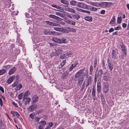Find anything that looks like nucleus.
<instances>
[{
  "label": "nucleus",
  "mask_w": 129,
  "mask_h": 129,
  "mask_svg": "<svg viewBox=\"0 0 129 129\" xmlns=\"http://www.w3.org/2000/svg\"><path fill=\"white\" fill-rule=\"evenodd\" d=\"M85 69H81L77 72L75 75V77L76 78H79L82 76V77H84L85 75V74L84 73Z\"/></svg>",
  "instance_id": "f257e3e1"
},
{
  "label": "nucleus",
  "mask_w": 129,
  "mask_h": 129,
  "mask_svg": "<svg viewBox=\"0 0 129 129\" xmlns=\"http://www.w3.org/2000/svg\"><path fill=\"white\" fill-rule=\"evenodd\" d=\"M52 40L55 42L61 43H65L66 39L63 38L61 39L57 38H53Z\"/></svg>",
  "instance_id": "f03ea898"
},
{
  "label": "nucleus",
  "mask_w": 129,
  "mask_h": 129,
  "mask_svg": "<svg viewBox=\"0 0 129 129\" xmlns=\"http://www.w3.org/2000/svg\"><path fill=\"white\" fill-rule=\"evenodd\" d=\"M55 51L54 52L51 54L53 56H58L59 55L62 53V50L61 48L58 47L56 48L55 49Z\"/></svg>",
  "instance_id": "7ed1b4c3"
},
{
  "label": "nucleus",
  "mask_w": 129,
  "mask_h": 129,
  "mask_svg": "<svg viewBox=\"0 0 129 129\" xmlns=\"http://www.w3.org/2000/svg\"><path fill=\"white\" fill-rule=\"evenodd\" d=\"M77 6L79 7L85 9H88V6L84 3H78L77 4Z\"/></svg>",
  "instance_id": "20e7f679"
},
{
  "label": "nucleus",
  "mask_w": 129,
  "mask_h": 129,
  "mask_svg": "<svg viewBox=\"0 0 129 129\" xmlns=\"http://www.w3.org/2000/svg\"><path fill=\"white\" fill-rule=\"evenodd\" d=\"M92 77L91 76H89L87 80L85 82V85L86 88H85V90L86 89V88H87V87L89 85H91L92 83Z\"/></svg>",
  "instance_id": "39448f33"
},
{
  "label": "nucleus",
  "mask_w": 129,
  "mask_h": 129,
  "mask_svg": "<svg viewBox=\"0 0 129 129\" xmlns=\"http://www.w3.org/2000/svg\"><path fill=\"white\" fill-rule=\"evenodd\" d=\"M16 70V68L14 67L12 68L9 70L8 74L9 75H11L15 72Z\"/></svg>",
  "instance_id": "423d86ee"
},
{
  "label": "nucleus",
  "mask_w": 129,
  "mask_h": 129,
  "mask_svg": "<svg viewBox=\"0 0 129 129\" xmlns=\"http://www.w3.org/2000/svg\"><path fill=\"white\" fill-rule=\"evenodd\" d=\"M101 84L100 82L98 83L97 84V90L98 93L100 92L101 89Z\"/></svg>",
  "instance_id": "0eeeda50"
},
{
  "label": "nucleus",
  "mask_w": 129,
  "mask_h": 129,
  "mask_svg": "<svg viewBox=\"0 0 129 129\" xmlns=\"http://www.w3.org/2000/svg\"><path fill=\"white\" fill-rule=\"evenodd\" d=\"M69 73L68 72L65 71L63 73L62 75V76L61 78L62 79H64L67 78Z\"/></svg>",
  "instance_id": "6e6552de"
},
{
  "label": "nucleus",
  "mask_w": 129,
  "mask_h": 129,
  "mask_svg": "<svg viewBox=\"0 0 129 129\" xmlns=\"http://www.w3.org/2000/svg\"><path fill=\"white\" fill-rule=\"evenodd\" d=\"M38 97L37 95H34L32 97V100L33 103H35L37 101Z\"/></svg>",
  "instance_id": "1a4fd4ad"
},
{
  "label": "nucleus",
  "mask_w": 129,
  "mask_h": 129,
  "mask_svg": "<svg viewBox=\"0 0 129 129\" xmlns=\"http://www.w3.org/2000/svg\"><path fill=\"white\" fill-rule=\"evenodd\" d=\"M11 113L12 114L13 116H16L17 117L20 119L19 117L20 116L19 113L17 112L14 111H11Z\"/></svg>",
  "instance_id": "9d476101"
},
{
  "label": "nucleus",
  "mask_w": 129,
  "mask_h": 129,
  "mask_svg": "<svg viewBox=\"0 0 129 129\" xmlns=\"http://www.w3.org/2000/svg\"><path fill=\"white\" fill-rule=\"evenodd\" d=\"M109 90V86L107 84H105L103 88V91L105 93H107Z\"/></svg>",
  "instance_id": "9b49d317"
},
{
  "label": "nucleus",
  "mask_w": 129,
  "mask_h": 129,
  "mask_svg": "<svg viewBox=\"0 0 129 129\" xmlns=\"http://www.w3.org/2000/svg\"><path fill=\"white\" fill-rule=\"evenodd\" d=\"M15 78V76H12L10 77L7 80V83L8 84L11 83Z\"/></svg>",
  "instance_id": "f8f14e48"
},
{
  "label": "nucleus",
  "mask_w": 129,
  "mask_h": 129,
  "mask_svg": "<svg viewBox=\"0 0 129 129\" xmlns=\"http://www.w3.org/2000/svg\"><path fill=\"white\" fill-rule=\"evenodd\" d=\"M77 62L75 63L72 64L70 66L69 70L70 72L73 69L75 68L77 64Z\"/></svg>",
  "instance_id": "ddd939ff"
},
{
  "label": "nucleus",
  "mask_w": 129,
  "mask_h": 129,
  "mask_svg": "<svg viewBox=\"0 0 129 129\" xmlns=\"http://www.w3.org/2000/svg\"><path fill=\"white\" fill-rule=\"evenodd\" d=\"M112 58L114 59L118 58V57L116 56V52L114 50H112Z\"/></svg>",
  "instance_id": "4468645a"
},
{
  "label": "nucleus",
  "mask_w": 129,
  "mask_h": 129,
  "mask_svg": "<svg viewBox=\"0 0 129 129\" xmlns=\"http://www.w3.org/2000/svg\"><path fill=\"white\" fill-rule=\"evenodd\" d=\"M49 16L50 17L52 18L55 20H58L60 18L59 17L52 14H50L49 15Z\"/></svg>",
  "instance_id": "2eb2a0df"
},
{
  "label": "nucleus",
  "mask_w": 129,
  "mask_h": 129,
  "mask_svg": "<svg viewBox=\"0 0 129 129\" xmlns=\"http://www.w3.org/2000/svg\"><path fill=\"white\" fill-rule=\"evenodd\" d=\"M66 21L67 23L72 25H75V22L69 19H66Z\"/></svg>",
  "instance_id": "dca6fc26"
},
{
  "label": "nucleus",
  "mask_w": 129,
  "mask_h": 129,
  "mask_svg": "<svg viewBox=\"0 0 129 129\" xmlns=\"http://www.w3.org/2000/svg\"><path fill=\"white\" fill-rule=\"evenodd\" d=\"M99 6L104 7L107 6V2H103L101 3H99Z\"/></svg>",
  "instance_id": "f3484780"
},
{
  "label": "nucleus",
  "mask_w": 129,
  "mask_h": 129,
  "mask_svg": "<svg viewBox=\"0 0 129 129\" xmlns=\"http://www.w3.org/2000/svg\"><path fill=\"white\" fill-rule=\"evenodd\" d=\"M66 29L68 31L75 32L76 31V29L69 27L67 28Z\"/></svg>",
  "instance_id": "a211bd4d"
},
{
  "label": "nucleus",
  "mask_w": 129,
  "mask_h": 129,
  "mask_svg": "<svg viewBox=\"0 0 129 129\" xmlns=\"http://www.w3.org/2000/svg\"><path fill=\"white\" fill-rule=\"evenodd\" d=\"M65 10L73 13H75V11L73 9L69 7L66 8L65 9Z\"/></svg>",
  "instance_id": "6ab92c4d"
},
{
  "label": "nucleus",
  "mask_w": 129,
  "mask_h": 129,
  "mask_svg": "<svg viewBox=\"0 0 129 129\" xmlns=\"http://www.w3.org/2000/svg\"><path fill=\"white\" fill-rule=\"evenodd\" d=\"M36 108L35 107L34 105H31L28 108L29 111L32 112Z\"/></svg>",
  "instance_id": "aec40b11"
},
{
  "label": "nucleus",
  "mask_w": 129,
  "mask_h": 129,
  "mask_svg": "<svg viewBox=\"0 0 129 129\" xmlns=\"http://www.w3.org/2000/svg\"><path fill=\"white\" fill-rule=\"evenodd\" d=\"M68 57L66 53L65 54H62L60 56V58L61 59H64Z\"/></svg>",
  "instance_id": "412c9836"
},
{
  "label": "nucleus",
  "mask_w": 129,
  "mask_h": 129,
  "mask_svg": "<svg viewBox=\"0 0 129 129\" xmlns=\"http://www.w3.org/2000/svg\"><path fill=\"white\" fill-rule=\"evenodd\" d=\"M90 4L93 6H96L97 7H99V3L97 2H91L90 3Z\"/></svg>",
  "instance_id": "4be33fe9"
},
{
  "label": "nucleus",
  "mask_w": 129,
  "mask_h": 129,
  "mask_svg": "<svg viewBox=\"0 0 129 129\" xmlns=\"http://www.w3.org/2000/svg\"><path fill=\"white\" fill-rule=\"evenodd\" d=\"M85 20L89 21H91L92 20V18L90 16H86L84 18Z\"/></svg>",
  "instance_id": "5701e85b"
},
{
  "label": "nucleus",
  "mask_w": 129,
  "mask_h": 129,
  "mask_svg": "<svg viewBox=\"0 0 129 129\" xmlns=\"http://www.w3.org/2000/svg\"><path fill=\"white\" fill-rule=\"evenodd\" d=\"M44 33L46 34H49L52 35H54L55 34V32L53 31H49L48 32H47V33H45V32Z\"/></svg>",
  "instance_id": "b1692460"
},
{
  "label": "nucleus",
  "mask_w": 129,
  "mask_h": 129,
  "mask_svg": "<svg viewBox=\"0 0 129 129\" xmlns=\"http://www.w3.org/2000/svg\"><path fill=\"white\" fill-rule=\"evenodd\" d=\"M121 51L124 54V55L122 56V59H123L124 58V57L127 55V50L126 49L124 50H121Z\"/></svg>",
  "instance_id": "393cba45"
},
{
  "label": "nucleus",
  "mask_w": 129,
  "mask_h": 129,
  "mask_svg": "<svg viewBox=\"0 0 129 129\" xmlns=\"http://www.w3.org/2000/svg\"><path fill=\"white\" fill-rule=\"evenodd\" d=\"M29 94V92L28 91H26L24 93V98L23 99V100L24 101L25 99H26L28 95Z\"/></svg>",
  "instance_id": "a878e982"
},
{
  "label": "nucleus",
  "mask_w": 129,
  "mask_h": 129,
  "mask_svg": "<svg viewBox=\"0 0 129 129\" xmlns=\"http://www.w3.org/2000/svg\"><path fill=\"white\" fill-rule=\"evenodd\" d=\"M70 4L72 6H76L77 5V2L74 1H72L70 2Z\"/></svg>",
  "instance_id": "bb28decb"
},
{
  "label": "nucleus",
  "mask_w": 129,
  "mask_h": 129,
  "mask_svg": "<svg viewBox=\"0 0 129 129\" xmlns=\"http://www.w3.org/2000/svg\"><path fill=\"white\" fill-rule=\"evenodd\" d=\"M83 79V77H82L81 78H80L78 79V83L80 85L82 84Z\"/></svg>",
  "instance_id": "cd10ccee"
},
{
  "label": "nucleus",
  "mask_w": 129,
  "mask_h": 129,
  "mask_svg": "<svg viewBox=\"0 0 129 129\" xmlns=\"http://www.w3.org/2000/svg\"><path fill=\"white\" fill-rule=\"evenodd\" d=\"M95 89L93 87L92 88L91 95L93 96H95Z\"/></svg>",
  "instance_id": "c85d7f7f"
},
{
  "label": "nucleus",
  "mask_w": 129,
  "mask_h": 129,
  "mask_svg": "<svg viewBox=\"0 0 129 129\" xmlns=\"http://www.w3.org/2000/svg\"><path fill=\"white\" fill-rule=\"evenodd\" d=\"M108 65L109 67L110 70L111 71L113 69V66L111 64L110 62H109V60H108Z\"/></svg>",
  "instance_id": "c756f323"
},
{
  "label": "nucleus",
  "mask_w": 129,
  "mask_h": 129,
  "mask_svg": "<svg viewBox=\"0 0 129 129\" xmlns=\"http://www.w3.org/2000/svg\"><path fill=\"white\" fill-rule=\"evenodd\" d=\"M73 17L77 20H78L80 18V16L78 14L73 15L72 16Z\"/></svg>",
  "instance_id": "7c9ffc66"
},
{
  "label": "nucleus",
  "mask_w": 129,
  "mask_h": 129,
  "mask_svg": "<svg viewBox=\"0 0 129 129\" xmlns=\"http://www.w3.org/2000/svg\"><path fill=\"white\" fill-rule=\"evenodd\" d=\"M26 100L24 104L26 105L27 104H28L29 103L31 99L30 98H26Z\"/></svg>",
  "instance_id": "2f4dec72"
},
{
  "label": "nucleus",
  "mask_w": 129,
  "mask_h": 129,
  "mask_svg": "<svg viewBox=\"0 0 129 129\" xmlns=\"http://www.w3.org/2000/svg\"><path fill=\"white\" fill-rule=\"evenodd\" d=\"M115 16H113L112 19L110 21V24H113L114 23L115 21Z\"/></svg>",
  "instance_id": "473e14b6"
},
{
  "label": "nucleus",
  "mask_w": 129,
  "mask_h": 129,
  "mask_svg": "<svg viewBox=\"0 0 129 129\" xmlns=\"http://www.w3.org/2000/svg\"><path fill=\"white\" fill-rule=\"evenodd\" d=\"M61 3L67 5H69V4L67 0H61Z\"/></svg>",
  "instance_id": "72a5a7b5"
},
{
  "label": "nucleus",
  "mask_w": 129,
  "mask_h": 129,
  "mask_svg": "<svg viewBox=\"0 0 129 129\" xmlns=\"http://www.w3.org/2000/svg\"><path fill=\"white\" fill-rule=\"evenodd\" d=\"M55 14L57 15H58L61 17H63L64 15L63 14L59 12H56Z\"/></svg>",
  "instance_id": "f704fd0d"
},
{
  "label": "nucleus",
  "mask_w": 129,
  "mask_h": 129,
  "mask_svg": "<svg viewBox=\"0 0 129 129\" xmlns=\"http://www.w3.org/2000/svg\"><path fill=\"white\" fill-rule=\"evenodd\" d=\"M109 78V76L108 75H104L103 77V78L105 81H107L108 80Z\"/></svg>",
  "instance_id": "c9c22d12"
},
{
  "label": "nucleus",
  "mask_w": 129,
  "mask_h": 129,
  "mask_svg": "<svg viewBox=\"0 0 129 129\" xmlns=\"http://www.w3.org/2000/svg\"><path fill=\"white\" fill-rule=\"evenodd\" d=\"M54 30L59 31H61L63 30L62 28L59 27H54Z\"/></svg>",
  "instance_id": "e433bc0d"
},
{
  "label": "nucleus",
  "mask_w": 129,
  "mask_h": 129,
  "mask_svg": "<svg viewBox=\"0 0 129 129\" xmlns=\"http://www.w3.org/2000/svg\"><path fill=\"white\" fill-rule=\"evenodd\" d=\"M90 6L91 7V8L90 9V10L93 11H95L97 10V8H96L94 7H92L91 6Z\"/></svg>",
  "instance_id": "4c0bfd02"
},
{
  "label": "nucleus",
  "mask_w": 129,
  "mask_h": 129,
  "mask_svg": "<svg viewBox=\"0 0 129 129\" xmlns=\"http://www.w3.org/2000/svg\"><path fill=\"white\" fill-rule=\"evenodd\" d=\"M6 72V70L5 69L0 70V75L4 74Z\"/></svg>",
  "instance_id": "58836bf2"
},
{
  "label": "nucleus",
  "mask_w": 129,
  "mask_h": 129,
  "mask_svg": "<svg viewBox=\"0 0 129 129\" xmlns=\"http://www.w3.org/2000/svg\"><path fill=\"white\" fill-rule=\"evenodd\" d=\"M45 22L47 24L49 25L50 26H53V22H50L48 21H45Z\"/></svg>",
  "instance_id": "ea45409f"
},
{
  "label": "nucleus",
  "mask_w": 129,
  "mask_h": 129,
  "mask_svg": "<svg viewBox=\"0 0 129 129\" xmlns=\"http://www.w3.org/2000/svg\"><path fill=\"white\" fill-rule=\"evenodd\" d=\"M122 21V19L121 17H118L117 18V23L118 24L120 23Z\"/></svg>",
  "instance_id": "a19ab883"
},
{
  "label": "nucleus",
  "mask_w": 129,
  "mask_h": 129,
  "mask_svg": "<svg viewBox=\"0 0 129 129\" xmlns=\"http://www.w3.org/2000/svg\"><path fill=\"white\" fill-rule=\"evenodd\" d=\"M39 123L41 125L43 126L45 125L46 122L45 121H40Z\"/></svg>",
  "instance_id": "79ce46f5"
},
{
  "label": "nucleus",
  "mask_w": 129,
  "mask_h": 129,
  "mask_svg": "<svg viewBox=\"0 0 129 129\" xmlns=\"http://www.w3.org/2000/svg\"><path fill=\"white\" fill-rule=\"evenodd\" d=\"M22 87V85L20 83L18 85L17 84V90H19Z\"/></svg>",
  "instance_id": "37998d69"
},
{
  "label": "nucleus",
  "mask_w": 129,
  "mask_h": 129,
  "mask_svg": "<svg viewBox=\"0 0 129 129\" xmlns=\"http://www.w3.org/2000/svg\"><path fill=\"white\" fill-rule=\"evenodd\" d=\"M66 53L68 57L69 56H71L73 54L71 52H68L67 53Z\"/></svg>",
  "instance_id": "c03bdc74"
},
{
  "label": "nucleus",
  "mask_w": 129,
  "mask_h": 129,
  "mask_svg": "<svg viewBox=\"0 0 129 129\" xmlns=\"http://www.w3.org/2000/svg\"><path fill=\"white\" fill-rule=\"evenodd\" d=\"M85 81H84L83 82L82 85V86L81 88L80 89V90L82 91L85 88Z\"/></svg>",
  "instance_id": "a18cd8bd"
},
{
  "label": "nucleus",
  "mask_w": 129,
  "mask_h": 129,
  "mask_svg": "<svg viewBox=\"0 0 129 129\" xmlns=\"http://www.w3.org/2000/svg\"><path fill=\"white\" fill-rule=\"evenodd\" d=\"M76 10L78 11L81 12H83V11L84 10L82 9H81L79 8L78 7H76Z\"/></svg>",
  "instance_id": "49530a36"
},
{
  "label": "nucleus",
  "mask_w": 129,
  "mask_h": 129,
  "mask_svg": "<svg viewBox=\"0 0 129 129\" xmlns=\"http://www.w3.org/2000/svg\"><path fill=\"white\" fill-rule=\"evenodd\" d=\"M90 74L91 75L93 71V66L91 65L90 67Z\"/></svg>",
  "instance_id": "de8ad7c7"
},
{
  "label": "nucleus",
  "mask_w": 129,
  "mask_h": 129,
  "mask_svg": "<svg viewBox=\"0 0 129 129\" xmlns=\"http://www.w3.org/2000/svg\"><path fill=\"white\" fill-rule=\"evenodd\" d=\"M11 67V66L10 65H8L6 66H4V68H5L6 70H7L10 68Z\"/></svg>",
  "instance_id": "09e8293b"
},
{
  "label": "nucleus",
  "mask_w": 129,
  "mask_h": 129,
  "mask_svg": "<svg viewBox=\"0 0 129 129\" xmlns=\"http://www.w3.org/2000/svg\"><path fill=\"white\" fill-rule=\"evenodd\" d=\"M22 93H20L19 94L18 96V99L20 100L22 99Z\"/></svg>",
  "instance_id": "8fccbe9b"
},
{
  "label": "nucleus",
  "mask_w": 129,
  "mask_h": 129,
  "mask_svg": "<svg viewBox=\"0 0 129 129\" xmlns=\"http://www.w3.org/2000/svg\"><path fill=\"white\" fill-rule=\"evenodd\" d=\"M4 125V123L3 122L2 120L0 119V127H1L3 126Z\"/></svg>",
  "instance_id": "3c124183"
},
{
  "label": "nucleus",
  "mask_w": 129,
  "mask_h": 129,
  "mask_svg": "<svg viewBox=\"0 0 129 129\" xmlns=\"http://www.w3.org/2000/svg\"><path fill=\"white\" fill-rule=\"evenodd\" d=\"M94 68H95L97 64V59H95L94 61Z\"/></svg>",
  "instance_id": "603ef678"
},
{
  "label": "nucleus",
  "mask_w": 129,
  "mask_h": 129,
  "mask_svg": "<svg viewBox=\"0 0 129 129\" xmlns=\"http://www.w3.org/2000/svg\"><path fill=\"white\" fill-rule=\"evenodd\" d=\"M35 115L33 113H31L29 115V117L32 119H33Z\"/></svg>",
  "instance_id": "864d4df0"
},
{
  "label": "nucleus",
  "mask_w": 129,
  "mask_h": 129,
  "mask_svg": "<svg viewBox=\"0 0 129 129\" xmlns=\"http://www.w3.org/2000/svg\"><path fill=\"white\" fill-rule=\"evenodd\" d=\"M66 63V60H65L63 61L61 64V67H62Z\"/></svg>",
  "instance_id": "5fc2aeb1"
},
{
  "label": "nucleus",
  "mask_w": 129,
  "mask_h": 129,
  "mask_svg": "<svg viewBox=\"0 0 129 129\" xmlns=\"http://www.w3.org/2000/svg\"><path fill=\"white\" fill-rule=\"evenodd\" d=\"M103 71L102 69H100L99 70V72L98 73V74L99 75H100V76H101L102 74H103Z\"/></svg>",
  "instance_id": "6e6d98bb"
},
{
  "label": "nucleus",
  "mask_w": 129,
  "mask_h": 129,
  "mask_svg": "<svg viewBox=\"0 0 129 129\" xmlns=\"http://www.w3.org/2000/svg\"><path fill=\"white\" fill-rule=\"evenodd\" d=\"M121 29V27L120 26H118L116 27H115L114 28V29L115 30H118L119 29Z\"/></svg>",
  "instance_id": "4d7b16f0"
},
{
  "label": "nucleus",
  "mask_w": 129,
  "mask_h": 129,
  "mask_svg": "<svg viewBox=\"0 0 129 129\" xmlns=\"http://www.w3.org/2000/svg\"><path fill=\"white\" fill-rule=\"evenodd\" d=\"M13 105L16 108L18 107V106L17 104L15 103L14 102H13L12 103Z\"/></svg>",
  "instance_id": "13d9d810"
},
{
  "label": "nucleus",
  "mask_w": 129,
  "mask_h": 129,
  "mask_svg": "<svg viewBox=\"0 0 129 129\" xmlns=\"http://www.w3.org/2000/svg\"><path fill=\"white\" fill-rule=\"evenodd\" d=\"M120 46L121 48L125 47V45L123 43L120 44Z\"/></svg>",
  "instance_id": "bf43d9fd"
},
{
  "label": "nucleus",
  "mask_w": 129,
  "mask_h": 129,
  "mask_svg": "<svg viewBox=\"0 0 129 129\" xmlns=\"http://www.w3.org/2000/svg\"><path fill=\"white\" fill-rule=\"evenodd\" d=\"M53 24H53V26H60V24H58L57 23H53Z\"/></svg>",
  "instance_id": "052dcab7"
},
{
  "label": "nucleus",
  "mask_w": 129,
  "mask_h": 129,
  "mask_svg": "<svg viewBox=\"0 0 129 129\" xmlns=\"http://www.w3.org/2000/svg\"><path fill=\"white\" fill-rule=\"evenodd\" d=\"M56 8L57 9H60V10H63V8L59 6H56Z\"/></svg>",
  "instance_id": "680f3d73"
},
{
  "label": "nucleus",
  "mask_w": 129,
  "mask_h": 129,
  "mask_svg": "<svg viewBox=\"0 0 129 129\" xmlns=\"http://www.w3.org/2000/svg\"><path fill=\"white\" fill-rule=\"evenodd\" d=\"M127 26V24L126 23H123L122 24V26L123 28H125Z\"/></svg>",
  "instance_id": "e2e57ef3"
},
{
  "label": "nucleus",
  "mask_w": 129,
  "mask_h": 129,
  "mask_svg": "<svg viewBox=\"0 0 129 129\" xmlns=\"http://www.w3.org/2000/svg\"><path fill=\"white\" fill-rule=\"evenodd\" d=\"M83 12L87 13L88 14H90V11H88L86 10H84Z\"/></svg>",
  "instance_id": "0e129e2a"
},
{
  "label": "nucleus",
  "mask_w": 129,
  "mask_h": 129,
  "mask_svg": "<svg viewBox=\"0 0 129 129\" xmlns=\"http://www.w3.org/2000/svg\"><path fill=\"white\" fill-rule=\"evenodd\" d=\"M114 29L113 28H111L109 29V32L111 33V32L114 31Z\"/></svg>",
  "instance_id": "69168bd1"
},
{
  "label": "nucleus",
  "mask_w": 129,
  "mask_h": 129,
  "mask_svg": "<svg viewBox=\"0 0 129 129\" xmlns=\"http://www.w3.org/2000/svg\"><path fill=\"white\" fill-rule=\"evenodd\" d=\"M105 11L104 10H102L101 11L100 13L102 14H105Z\"/></svg>",
  "instance_id": "338daca9"
},
{
  "label": "nucleus",
  "mask_w": 129,
  "mask_h": 129,
  "mask_svg": "<svg viewBox=\"0 0 129 129\" xmlns=\"http://www.w3.org/2000/svg\"><path fill=\"white\" fill-rule=\"evenodd\" d=\"M0 90L1 91L2 93L4 92V90L3 88L1 86H0Z\"/></svg>",
  "instance_id": "774afa93"
}]
</instances>
